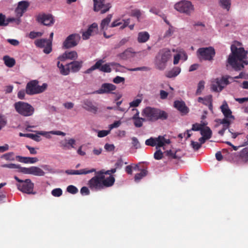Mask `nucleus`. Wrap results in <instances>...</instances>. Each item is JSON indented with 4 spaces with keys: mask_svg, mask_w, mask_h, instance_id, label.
<instances>
[{
    "mask_svg": "<svg viewBox=\"0 0 248 248\" xmlns=\"http://www.w3.org/2000/svg\"><path fill=\"white\" fill-rule=\"evenodd\" d=\"M242 44L235 41L231 45V53L227 61V65H230L235 71H240L244 68V65L248 64L247 58L248 51L241 46Z\"/></svg>",
    "mask_w": 248,
    "mask_h": 248,
    "instance_id": "obj_1",
    "label": "nucleus"
},
{
    "mask_svg": "<svg viewBox=\"0 0 248 248\" xmlns=\"http://www.w3.org/2000/svg\"><path fill=\"white\" fill-rule=\"evenodd\" d=\"M97 174L88 181V186L92 190L97 191L113 185L115 182L113 176L110 175L105 178L103 170H100Z\"/></svg>",
    "mask_w": 248,
    "mask_h": 248,
    "instance_id": "obj_2",
    "label": "nucleus"
},
{
    "mask_svg": "<svg viewBox=\"0 0 248 248\" xmlns=\"http://www.w3.org/2000/svg\"><path fill=\"white\" fill-rule=\"evenodd\" d=\"M225 159L237 165L248 163V147L243 148L239 153L230 152L228 150L223 151Z\"/></svg>",
    "mask_w": 248,
    "mask_h": 248,
    "instance_id": "obj_3",
    "label": "nucleus"
},
{
    "mask_svg": "<svg viewBox=\"0 0 248 248\" xmlns=\"http://www.w3.org/2000/svg\"><path fill=\"white\" fill-rule=\"evenodd\" d=\"M141 115L146 120L154 122L158 120H165L168 117V113L159 108L147 107L144 108L141 112Z\"/></svg>",
    "mask_w": 248,
    "mask_h": 248,
    "instance_id": "obj_4",
    "label": "nucleus"
},
{
    "mask_svg": "<svg viewBox=\"0 0 248 248\" xmlns=\"http://www.w3.org/2000/svg\"><path fill=\"white\" fill-rule=\"evenodd\" d=\"M105 62V61L104 59L98 60L95 64L87 69L84 73L90 74L92 71L97 69L102 72L110 73L111 72V67H114L116 71H118L117 68L122 66L119 63L115 62L106 63L103 64Z\"/></svg>",
    "mask_w": 248,
    "mask_h": 248,
    "instance_id": "obj_5",
    "label": "nucleus"
},
{
    "mask_svg": "<svg viewBox=\"0 0 248 248\" xmlns=\"http://www.w3.org/2000/svg\"><path fill=\"white\" fill-rule=\"evenodd\" d=\"M171 57V52L168 49L164 48L160 50L155 59V65L156 68L161 70H164Z\"/></svg>",
    "mask_w": 248,
    "mask_h": 248,
    "instance_id": "obj_6",
    "label": "nucleus"
},
{
    "mask_svg": "<svg viewBox=\"0 0 248 248\" xmlns=\"http://www.w3.org/2000/svg\"><path fill=\"white\" fill-rule=\"evenodd\" d=\"M16 111L24 117L32 116L35 111L34 108L30 104L23 101H18L14 104Z\"/></svg>",
    "mask_w": 248,
    "mask_h": 248,
    "instance_id": "obj_7",
    "label": "nucleus"
},
{
    "mask_svg": "<svg viewBox=\"0 0 248 248\" xmlns=\"http://www.w3.org/2000/svg\"><path fill=\"white\" fill-rule=\"evenodd\" d=\"M39 81L37 80H32L29 82L26 87V93L30 95L39 94L44 92L47 87L46 83L42 86L38 85Z\"/></svg>",
    "mask_w": 248,
    "mask_h": 248,
    "instance_id": "obj_8",
    "label": "nucleus"
},
{
    "mask_svg": "<svg viewBox=\"0 0 248 248\" xmlns=\"http://www.w3.org/2000/svg\"><path fill=\"white\" fill-rule=\"evenodd\" d=\"M14 178L19 183L16 186L20 191L27 194H34L35 193V192H33L34 184L30 179L22 180L16 176H15Z\"/></svg>",
    "mask_w": 248,
    "mask_h": 248,
    "instance_id": "obj_9",
    "label": "nucleus"
},
{
    "mask_svg": "<svg viewBox=\"0 0 248 248\" xmlns=\"http://www.w3.org/2000/svg\"><path fill=\"white\" fill-rule=\"evenodd\" d=\"M229 79H233V78L230 76L226 75L223 76L221 78H217L212 82L211 88L216 92H221L223 88L230 84Z\"/></svg>",
    "mask_w": 248,
    "mask_h": 248,
    "instance_id": "obj_10",
    "label": "nucleus"
},
{
    "mask_svg": "<svg viewBox=\"0 0 248 248\" xmlns=\"http://www.w3.org/2000/svg\"><path fill=\"white\" fill-rule=\"evenodd\" d=\"M197 56L201 60L212 61L215 57L216 52L215 49L211 46L201 47L197 51Z\"/></svg>",
    "mask_w": 248,
    "mask_h": 248,
    "instance_id": "obj_11",
    "label": "nucleus"
},
{
    "mask_svg": "<svg viewBox=\"0 0 248 248\" xmlns=\"http://www.w3.org/2000/svg\"><path fill=\"white\" fill-rule=\"evenodd\" d=\"M170 143V139H165L164 136H159L157 138L151 137L145 140V143L147 146L152 147L156 146V149L163 147L166 144Z\"/></svg>",
    "mask_w": 248,
    "mask_h": 248,
    "instance_id": "obj_12",
    "label": "nucleus"
},
{
    "mask_svg": "<svg viewBox=\"0 0 248 248\" xmlns=\"http://www.w3.org/2000/svg\"><path fill=\"white\" fill-rule=\"evenodd\" d=\"M174 8L177 11L186 15L190 14L194 10L192 3L190 1L186 0H182L176 3L174 5Z\"/></svg>",
    "mask_w": 248,
    "mask_h": 248,
    "instance_id": "obj_13",
    "label": "nucleus"
},
{
    "mask_svg": "<svg viewBox=\"0 0 248 248\" xmlns=\"http://www.w3.org/2000/svg\"><path fill=\"white\" fill-rule=\"evenodd\" d=\"M93 10L95 12H99L103 14L109 11L111 7L109 2H106L105 0H93Z\"/></svg>",
    "mask_w": 248,
    "mask_h": 248,
    "instance_id": "obj_14",
    "label": "nucleus"
},
{
    "mask_svg": "<svg viewBox=\"0 0 248 248\" xmlns=\"http://www.w3.org/2000/svg\"><path fill=\"white\" fill-rule=\"evenodd\" d=\"M80 40V36L77 33L69 35L63 42L62 47L68 49L76 46Z\"/></svg>",
    "mask_w": 248,
    "mask_h": 248,
    "instance_id": "obj_15",
    "label": "nucleus"
},
{
    "mask_svg": "<svg viewBox=\"0 0 248 248\" xmlns=\"http://www.w3.org/2000/svg\"><path fill=\"white\" fill-rule=\"evenodd\" d=\"M34 44L38 47L44 48L43 52L46 54L52 51V42L50 39H37L34 41Z\"/></svg>",
    "mask_w": 248,
    "mask_h": 248,
    "instance_id": "obj_16",
    "label": "nucleus"
},
{
    "mask_svg": "<svg viewBox=\"0 0 248 248\" xmlns=\"http://www.w3.org/2000/svg\"><path fill=\"white\" fill-rule=\"evenodd\" d=\"M36 21L45 26H51L54 23V19L51 15L40 14L36 18Z\"/></svg>",
    "mask_w": 248,
    "mask_h": 248,
    "instance_id": "obj_17",
    "label": "nucleus"
},
{
    "mask_svg": "<svg viewBox=\"0 0 248 248\" xmlns=\"http://www.w3.org/2000/svg\"><path fill=\"white\" fill-rule=\"evenodd\" d=\"M20 172L28 174H31L34 176H43L45 172L43 170L36 166H31L29 168L21 167Z\"/></svg>",
    "mask_w": 248,
    "mask_h": 248,
    "instance_id": "obj_18",
    "label": "nucleus"
},
{
    "mask_svg": "<svg viewBox=\"0 0 248 248\" xmlns=\"http://www.w3.org/2000/svg\"><path fill=\"white\" fill-rule=\"evenodd\" d=\"M97 32L98 25L97 23H93L88 27L86 31L82 32V38L83 40L88 39L91 36L96 34Z\"/></svg>",
    "mask_w": 248,
    "mask_h": 248,
    "instance_id": "obj_19",
    "label": "nucleus"
},
{
    "mask_svg": "<svg viewBox=\"0 0 248 248\" xmlns=\"http://www.w3.org/2000/svg\"><path fill=\"white\" fill-rule=\"evenodd\" d=\"M29 6L30 3L27 1L22 0L19 1L15 10L16 16L19 17L22 16L23 14L27 11Z\"/></svg>",
    "mask_w": 248,
    "mask_h": 248,
    "instance_id": "obj_20",
    "label": "nucleus"
},
{
    "mask_svg": "<svg viewBox=\"0 0 248 248\" xmlns=\"http://www.w3.org/2000/svg\"><path fill=\"white\" fill-rule=\"evenodd\" d=\"M116 89V86L111 83H105L102 84L100 88L96 91L98 94L110 93Z\"/></svg>",
    "mask_w": 248,
    "mask_h": 248,
    "instance_id": "obj_21",
    "label": "nucleus"
},
{
    "mask_svg": "<svg viewBox=\"0 0 248 248\" xmlns=\"http://www.w3.org/2000/svg\"><path fill=\"white\" fill-rule=\"evenodd\" d=\"M83 65V62L82 61H73L71 62L67 63L66 65L67 67L66 69H68L69 73H77L78 72L81 68Z\"/></svg>",
    "mask_w": 248,
    "mask_h": 248,
    "instance_id": "obj_22",
    "label": "nucleus"
},
{
    "mask_svg": "<svg viewBox=\"0 0 248 248\" xmlns=\"http://www.w3.org/2000/svg\"><path fill=\"white\" fill-rule=\"evenodd\" d=\"M76 144V140L74 139H65L63 140H62L60 142V147L64 150L70 149L71 148H74V145Z\"/></svg>",
    "mask_w": 248,
    "mask_h": 248,
    "instance_id": "obj_23",
    "label": "nucleus"
},
{
    "mask_svg": "<svg viewBox=\"0 0 248 248\" xmlns=\"http://www.w3.org/2000/svg\"><path fill=\"white\" fill-rule=\"evenodd\" d=\"M174 107L183 115L186 114L188 112L189 109L183 101H174Z\"/></svg>",
    "mask_w": 248,
    "mask_h": 248,
    "instance_id": "obj_24",
    "label": "nucleus"
},
{
    "mask_svg": "<svg viewBox=\"0 0 248 248\" xmlns=\"http://www.w3.org/2000/svg\"><path fill=\"white\" fill-rule=\"evenodd\" d=\"M95 171V169H92L89 170H88L87 169H84L79 170H67L65 171V173L70 175H81L87 174Z\"/></svg>",
    "mask_w": 248,
    "mask_h": 248,
    "instance_id": "obj_25",
    "label": "nucleus"
},
{
    "mask_svg": "<svg viewBox=\"0 0 248 248\" xmlns=\"http://www.w3.org/2000/svg\"><path fill=\"white\" fill-rule=\"evenodd\" d=\"M34 132H36V133H37V134L45 136L46 138L48 139L51 138V136H50L49 134L56 135H60L62 136H64L66 135L65 133L61 131H51L49 132H46L43 131H35Z\"/></svg>",
    "mask_w": 248,
    "mask_h": 248,
    "instance_id": "obj_26",
    "label": "nucleus"
},
{
    "mask_svg": "<svg viewBox=\"0 0 248 248\" xmlns=\"http://www.w3.org/2000/svg\"><path fill=\"white\" fill-rule=\"evenodd\" d=\"M34 132H36V133H37V134L45 136L46 138L48 139L51 138V136H50L49 134L56 135H60L62 136H64L66 135L65 133L61 131H51L49 132H46L43 131H35Z\"/></svg>",
    "mask_w": 248,
    "mask_h": 248,
    "instance_id": "obj_27",
    "label": "nucleus"
},
{
    "mask_svg": "<svg viewBox=\"0 0 248 248\" xmlns=\"http://www.w3.org/2000/svg\"><path fill=\"white\" fill-rule=\"evenodd\" d=\"M83 108L86 110L92 112L95 114L98 110V108L93 105V102L89 100H85L83 101Z\"/></svg>",
    "mask_w": 248,
    "mask_h": 248,
    "instance_id": "obj_28",
    "label": "nucleus"
},
{
    "mask_svg": "<svg viewBox=\"0 0 248 248\" xmlns=\"http://www.w3.org/2000/svg\"><path fill=\"white\" fill-rule=\"evenodd\" d=\"M134 170H140L139 169V166L136 165L134 167ZM148 171L146 169H142L140 173H137L134 177V180L136 182H139L141 179L147 175Z\"/></svg>",
    "mask_w": 248,
    "mask_h": 248,
    "instance_id": "obj_29",
    "label": "nucleus"
},
{
    "mask_svg": "<svg viewBox=\"0 0 248 248\" xmlns=\"http://www.w3.org/2000/svg\"><path fill=\"white\" fill-rule=\"evenodd\" d=\"M16 158L18 161L26 164H33L38 161V159L37 157H23L18 155L16 156Z\"/></svg>",
    "mask_w": 248,
    "mask_h": 248,
    "instance_id": "obj_30",
    "label": "nucleus"
},
{
    "mask_svg": "<svg viewBox=\"0 0 248 248\" xmlns=\"http://www.w3.org/2000/svg\"><path fill=\"white\" fill-rule=\"evenodd\" d=\"M5 16L2 13H0V26H7L9 22L16 21L17 24L20 22V19H15L14 18H8L6 20H5Z\"/></svg>",
    "mask_w": 248,
    "mask_h": 248,
    "instance_id": "obj_31",
    "label": "nucleus"
},
{
    "mask_svg": "<svg viewBox=\"0 0 248 248\" xmlns=\"http://www.w3.org/2000/svg\"><path fill=\"white\" fill-rule=\"evenodd\" d=\"M3 61L5 65L9 68L13 67L16 64V61L14 58L10 57L8 55L4 56Z\"/></svg>",
    "mask_w": 248,
    "mask_h": 248,
    "instance_id": "obj_32",
    "label": "nucleus"
},
{
    "mask_svg": "<svg viewBox=\"0 0 248 248\" xmlns=\"http://www.w3.org/2000/svg\"><path fill=\"white\" fill-rule=\"evenodd\" d=\"M220 108L222 112L226 118H233V116L232 114V111L229 108L227 103L223 104L220 107Z\"/></svg>",
    "mask_w": 248,
    "mask_h": 248,
    "instance_id": "obj_33",
    "label": "nucleus"
},
{
    "mask_svg": "<svg viewBox=\"0 0 248 248\" xmlns=\"http://www.w3.org/2000/svg\"><path fill=\"white\" fill-rule=\"evenodd\" d=\"M150 38V35L147 31H141L138 33V41L139 43H145L147 42Z\"/></svg>",
    "mask_w": 248,
    "mask_h": 248,
    "instance_id": "obj_34",
    "label": "nucleus"
},
{
    "mask_svg": "<svg viewBox=\"0 0 248 248\" xmlns=\"http://www.w3.org/2000/svg\"><path fill=\"white\" fill-rule=\"evenodd\" d=\"M135 53L134 52H132L130 49H127L118 55V57L122 60H126L128 59L133 57L132 54Z\"/></svg>",
    "mask_w": 248,
    "mask_h": 248,
    "instance_id": "obj_35",
    "label": "nucleus"
},
{
    "mask_svg": "<svg viewBox=\"0 0 248 248\" xmlns=\"http://www.w3.org/2000/svg\"><path fill=\"white\" fill-rule=\"evenodd\" d=\"M181 72V69L179 67H175L170 71L167 72L166 76L169 78L176 77Z\"/></svg>",
    "mask_w": 248,
    "mask_h": 248,
    "instance_id": "obj_36",
    "label": "nucleus"
},
{
    "mask_svg": "<svg viewBox=\"0 0 248 248\" xmlns=\"http://www.w3.org/2000/svg\"><path fill=\"white\" fill-rule=\"evenodd\" d=\"M200 133L202 136L206 137L207 139L211 138L212 131L208 126H206L204 128H202Z\"/></svg>",
    "mask_w": 248,
    "mask_h": 248,
    "instance_id": "obj_37",
    "label": "nucleus"
},
{
    "mask_svg": "<svg viewBox=\"0 0 248 248\" xmlns=\"http://www.w3.org/2000/svg\"><path fill=\"white\" fill-rule=\"evenodd\" d=\"M112 16V15H108L105 18L102 20L100 25L101 28L102 30L106 29V27L110 23Z\"/></svg>",
    "mask_w": 248,
    "mask_h": 248,
    "instance_id": "obj_38",
    "label": "nucleus"
},
{
    "mask_svg": "<svg viewBox=\"0 0 248 248\" xmlns=\"http://www.w3.org/2000/svg\"><path fill=\"white\" fill-rule=\"evenodd\" d=\"M176 152L172 151L171 150L166 151L164 152L165 155L168 157V158L170 160L171 159H176L179 160L180 158V157H178L176 155Z\"/></svg>",
    "mask_w": 248,
    "mask_h": 248,
    "instance_id": "obj_39",
    "label": "nucleus"
},
{
    "mask_svg": "<svg viewBox=\"0 0 248 248\" xmlns=\"http://www.w3.org/2000/svg\"><path fill=\"white\" fill-rule=\"evenodd\" d=\"M219 3L222 8L226 9L227 11H229L231 5V0H219Z\"/></svg>",
    "mask_w": 248,
    "mask_h": 248,
    "instance_id": "obj_40",
    "label": "nucleus"
},
{
    "mask_svg": "<svg viewBox=\"0 0 248 248\" xmlns=\"http://www.w3.org/2000/svg\"><path fill=\"white\" fill-rule=\"evenodd\" d=\"M65 55L68 59L73 61L76 60L78 57V53L75 51H65Z\"/></svg>",
    "mask_w": 248,
    "mask_h": 248,
    "instance_id": "obj_41",
    "label": "nucleus"
},
{
    "mask_svg": "<svg viewBox=\"0 0 248 248\" xmlns=\"http://www.w3.org/2000/svg\"><path fill=\"white\" fill-rule=\"evenodd\" d=\"M57 67L60 69V72L62 75L67 76L69 74V71L68 69H66L65 68V66L62 64L61 63L60 61H58L57 63Z\"/></svg>",
    "mask_w": 248,
    "mask_h": 248,
    "instance_id": "obj_42",
    "label": "nucleus"
},
{
    "mask_svg": "<svg viewBox=\"0 0 248 248\" xmlns=\"http://www.w3.org/2000/svg\"><path fill=\"white\" fill-rule=\"evenodd\" d=\"M134 121V124L136 127H141L143 125V122L146 121L145 118H139Z\"/></svg>",
    "mask_w": 248,
    "mask_h": 248,
    "instance_id": "obj_43",
    "label": "nucleus"
},
{
    "mask_svg": "<svg viewBox=\"0 0 248 248\" xmlns=\"http://www.w3.org/2000/svg\"><path fill=\"white\" fill-rule=\"evenodd\" d=\"M2 168H7L9 169H18L19 171L20 172V168L21 167L19 165H16L13 163H10L7 164H3L1 165Z\"/></svg>",
    "mask_w": 248,
    "mask_h": 248,
    "instance_id": "obj_44",
    "label": "nucleus"
},
{
    "mask_svg": "<svg viewBox=\"0 0 248 248\" xmlns=\"http://www.w3.org/2000/svg\"><path fill=\"white\" fill-rule=\"evenodd\" d=\"M131 140L132 144L135 149H137L141 147L140 144L137 138L133 137L132 138Z\"/></svg>",
    "mask_w": 248,
    "mask_h": 248,
    "instance_id": "obj_45",
    "label": "nucleus"
},
{
    "mask_svg": "<svg viewBox=\"0 0 248 248\" xmlns=\"http://www.w3.org/2000/svg\"><path fill=\"white\" fill-rule=\"evenodd\" d=\"M62 194V191L60 188H57L53 189L51 194L54 197H60Z\"/></svg>",
    "mask_w": 248,
    "mask_h": 248,
    "instance_id": "obj_46",
    "label": "nucleus"
},
{
    "mask_svg": "<svg viewBox=\"0 0 248 248\" xmlns=\"http://www.w3.org/2000/svg\"><path fill=\"white\" fill-rule=\"evenodd\" d=\"M67 191L70 193L75 194L78 192V189L75 186L70 185L67 186Z\"/></svg>",
    "mask_w": 248,
    "mask_h": 248,
    "instance_id": "obj_47",
    "label": "nucleus"
},
{
    "mask_svg": "<svg viewBox=\"0 0 248 248\" xmlns=\"http://www.w3.org/2000/svg\"><path fill=\"white\" fill-rule=\"evenodd\" d=\"M204 88V82L202 80L200 81L198 85V88L196 91V94L199 95L201 94L202 91L203 90Z\"/></svg>",
    "mask_w": 248,
    "mask_h": 248,
    "instance_id": "obj_48",
    "label": "nucleus"
},
{
    "mask_svg": "<svg viewBox=\"0 0 248 248\" xmlns=\"http://www.w3.org/2000/svg\"><path fill=\"white\" fill-rule=\"evenodd\" d=\"M154 156L156 160H160L163 158V153L160 149L157 150L154 153Z\"/></svg>",
    "mask_w": 248,
    "mask_h": 248,
    "instance_id": "obj_49",
    "label": "nucleus"
},
{
    "mask_svg": "<svg viewBox=\"0 0 248 248\" xmlns=\"http://www.w3.org/2000/svg\"><path fill=\"white\" fill-rule=\"evenodd\" d=\"M141 102V100L140 99H136L129 103L130 107H137L139 106Z\"/></svg>",
    "mask_w": 248,
    "mask_h": 248,
    "instance_id": "obj_50",
    "label": "nucleus"
},
{
    "mask_svg": "<svg viewBox=\"0 0 248 248\" xmlns=\"http://www.w3.org/2000/svg\"><path fill=\"white\" fill-rule=\"evenodd\" d=\"M141 13L140 10L135 9L133 10L131 12V16L137 18L139 20V18L141 16Z\"/></svg>",
    "mask_w": 248,
    "mask_h": 248,
    "instance_id": "obj_51",
    "label": "nucleus"
},
{
    "mask_svg": "<svg viewBox=\"0 0 248 248\" xmlns=\"http://www.w3.org/2000/svg\"><path fill=\"white\" fill-rule=\"evenodd\" d=\"M110 132V130H100L98 132L97 136L99 138H103L107 136Z\"/></svg>",
    "mask_w": 248,
    "mask_h": 248,
    "instance_id": "obj_52",
    "label": "nucleus"
},
{
    "mask_svg": "<svg viewBox=\"0 0 248 248\" xmlns=\"http://www.w3.org/2000/svg\"><path fill=\"white\" fill-rule=\"evenodd\" d=\"M39 135H40L37 134V133L36 134L30 133V135H29V138L34 140V141L38 142L41 140V138Z\"/></svg>",
    "mask_w": 248,
    "mask_h": 248,
    "instance_id": "obj_53",
    "label": "nucleus"
},
{
    "mask_svg": "<svg viewBox=\"0 0 248 248\" xmlns=\"http://www.w3.org/2000/svg\"><path fill=\"white\" fill-rule=\"evenodd\" d=\"M42 33L40 32L31 31L29 34V37L31 39H34L37 37L41 36Z\"/></svg>",
    "mask_w": 248,
    "mask_h": 248,
    "instance_id": "obj_54",
    "label": "nucleus"
},
{
    "mask_svg": "<svg viewBox=\"0 0 248 248\" xmlns=\"http://www.w3.org/2000/svg\"><path fill=\"white\" fill-rule=\"evenodd\" d=\"M191 146L194 150H198L202 146L201 144L193 140L191 141Z\"/></svg>",
    "mask_w": 248,
    "mask_h": 248,
    "instance_id": "obj_55",
    "label": "nucleus"
},
{
    "mask_svg": "<svg viewBox=\"0 0 248 248\" xmlns=\"http://www.w3.org/2000/svg\"><path fill=\"white\" fill-rule=\"evenodd\" d=\"M228 118H225L222 120H219L220 121V123L223 124V126L228 128L229 125L230 124V121L227 119Z\"/></svg>",
    "mask_w": 248,
    "mask_h": 248,
    "instance_id": "obj_56",
    "label": "nucleus"
},
{
    "mask_svg": "<svg viewBox=\"0 0 248 248\" xmlns=\"http://www.w3.org/2000/svg\"><path fill=\"white\" fill-rule=\"evenodd\" d=\"M104 148L107 151L111 152L115 149V146L112 144L106 143L104 146Z\"/></svg>",
    "mask_w": 248,
    "mask_h": 248,
    "instance_id": "obj_57",
    "label": "nucleus"
},
{
    "mask_svg": "<svg viewBox=\"0 0 248 248\" xmlns=\"http://www.w3.org/2000/svg\"><path fill=\"white\" fill-rule=\"evenodd\" d=\"M125 78L123 77L117 76L113 79V82L116 84H119L121 82H124Z\"/></svg>",
    "mask_w": 248,
    "mask_h": 248,
    "instance_id": "obj_58",
    "label": "nucleus"
},
{
    "mask_svg": "<svg viewBox=\"0 0 248 248\" xmlns=\"http://www.w3.org/2000/svg\"><path fill=\"white\" fill-rule=\"evenodd\" d=\"M128 38H124L122 39L118 44L116 45L115 48H117L120 47V46L124 45L126 43L128 42Z\"/></svg>",
    "mask_w": 248,
    "mask_h": 248,
    "instance_id": "obj_59",
    "label": "nucleus"
},
{
    "mask_svg": "<svg viewBox=\"0 0 248 248\" xmlns=\"http://www.w3.org/2000/svg\"><path fill=\"white\" fill-rule=\"evenodd\" d=\"M148 69V67L146 66H142L137 67L135 68H130L128 70L130 71H147Z\"/></svg>",
    "mask_w": 248,
    "mask_h": 248,
    "instance_id": "obj_60",
    "label": "nucleus"
},
{
    "mask_svg": "<svg viewBox=\"0 0 248 248\" xmlns=\"http://www.w3.org/2000/svg\"><path fill=\"white\" fill-rule=\"evenodd\" d=\"M80 193L83 195H88L90 194V191L87 187L83 186L80 189Z\"/></svg>",
    "mask_w": 248,
    "mask_h": 248,
    "instance_id": "obj_61",
    "label": "nucleus"
},
{
    "mask_svg": "<svg viewBox=\"0 0 248 248\" xmlns=\"http://www.w3.org/2000/svg\"><path fill=\"white\" fill-rule=\"evenodd\" d=\"M6 124V120L3 116L0 115V130Z\"/></svg>",
    "mask_w": 248,
    "mask_h": 248,
    "instance_id": "obj_62",
    "label": "nucleus"
},
{
    "mask_svg": "<svg viewBox=\"0 0 248 248\" xmlns=\"http://www.w3.org/2000/svg\"><path fill=\"white\" fill-rule=\"evenodd\" d=\"M202 129L201 125L198 123H195L192 125L191 130L193 131H201Z\"/></svg>",
    "mask_w": 248,
    "mask_h": 248,
    "instance_id": "obj_63",
    "label": "nucleus"
},
{
    "mask_svg": "<svg viewBox=\"0 0 248 248\" xmlns=\"http://www.w3.org/2000/svg\"><path fill=\"white\" fill-rule=\"evenodd\" d=\"M168 95V93L167 92H166L164 90H160V97L161 99H166Z\"/></svg>",
    "mask_w": 248,
    "mask_h": 248,
    "instance_id": "obj_64",
    "label": "nucleus"
}]
</instances>
